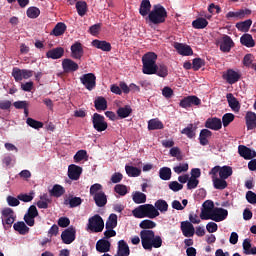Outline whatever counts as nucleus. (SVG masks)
I'll list each match as a JSON object with an SVG mask.
<instances>
[{"label": "nucleus", "instance_id": "20", "mask_svg": "<svg viewBox=\"0 0 256 256\" xmlns=\"http://www.w3.org/2000/svg\"><path fill=\"white\" fill-rule=\"evenodd\" d=\"M82 171L83 169L80 166L71 164L68 168V176L71 180L77 181L80 178Z\"/></svg>", "mask_w": 256, "mask_h": 256}, {"label": "nucleus", "instance_id": "58", "mask_svg": "<svg viewBox=\"0 0 256 256\" xmlns=\"http://www.w3.org/2000/svg\"><path fill=\"white\" fill-rule=\"evenodd\" d=\"M189 170V164L188 163H183L180 164L179 166L173 167V171L176 174H181L182 172H187Z\"/></svg>", "mask_w": 256, "mask_h": 256}, {"label": "nucleus", "instance_id": "39", "mask_svg": "<svg viewBox=\"0 0 256 256\" xmlns=\"http://www.w3.org/2000/svg\"><path fill=\"white\" fill-rule=\"evenodd\" d=\"M67 29V26L63 22H58L54 28L52 29L51 35L54 36H61L64 35L65 31Z\"/></svg>", "mask_w": 256, "mask_h": 256}, {"label": "nucleus", "instance_id": "8", "mask_svg": "<svg viewBox=\"0 0 256 256\" xmlns=\"http://www.w3.org/2000/svg\"><path fill=\"white\" fill-rule=\"evenodd\" d=\"M209 174L214 176H218L219 174L220 178L227 180L228 177L233 175V168H231V166H215L211 169Z\"/></svg>", "mask_w": 256, "mask_h": 256}, {"label": "nucleus", "instance_id": "27", "mask_svg": "<svg viewBox=\"0 0 256 256\" xmlns=\"http://www.w3.org/2000/svg\"><path fill=\"white\" fill-rule=\"evenodd\" d=\"M92 46L105 52H110L112 50L111 43L107 41H101V40L95 39L92 41Z\"/></svg>", "mask_w": 256, "mask_h": 256}, {"label": "nucleus", "instance_id": "49", "mask_svg": "<svg viewBox=\"0 0 256 256\" xmlns=\"http://www.w3.org/2000/svg\"><path fill=\"white\" fill-rule=\"evenodd\" d=\"M140 227L141 229H144L143 231H150V229H154L156 227V223L152 220L145 219L141 221Z\"/></svg>", "mask_w": 256, "mask_h": 256}, {"label": "nucleus", "instance_id": "51", "mask_svg": "<svg viewBox=\"0 0 256 256\" xmlns=\"http://www.w3.org/2000/svg\"><path fill=\"white\" fill-rule=\"evenodd\" d=\"M147 200V196L146 194H143V192H135V194H133V201L136 204H144L146 203Z\"/></svg>", "mask_w": 256, "mask_h": 256}, {"label": "nucleus", "instance_id": "14", "mask_svg": "<svg viewBox=\"0 0 256 256\" xmlns=\"http://www.w3.org/2000/svg\"><path fill=\"white\" fill-rule=\"evenodd\" d=\"M238 153L244 160H252L256 158V151L245 145L238 146Z\"/></svg>", "mask_w": 256, "mask_h": 256}, {"label": "nucleus", "instance_id": "15", "mask_svg": "<svg viewBox=\"0 0 256 256\" xmlns=\"http://www.w3.org/2000/svg\"><path fill=\"white\" fill-rule=\"evenodd\" d=\"M62 242L65 244H71L76 238V229L74 227H69L65 231H62Z\"/></svg>", "mask_w": 256, "mask_h": 256}, {"label": "nucleus", "instance_id": "21", "mask_svg": "<svg viewBox=\"0 0 256 256\" xmlns=\"http://www.w3.org/2000/svg\"><path fill=\"white\" fill-rule=\"evenodd\" d=\"M181 231L185 237H192L195 234V228L189 221L181 222Z\"/></svg>", "mask_w": 256, "mask_h": 256}, {"label": "nucleus", "instance_id": "60", "mask_svg": "<svg viewBox=\"0 0 256 256\" xmlns=\"http://www.w3.org/2000/svg\"><path fill=\"white\" fill-rule=\"evenodd\" d=\"M115 193L119 194L120 196H125L128 191L125 185L118 184L114 187Z\"/></svg>", "mask_w": 256, "mask_h": 256}, {"label": "nucleus", "instance_id": "63", "mask_svg": "<svg viewBox=\"0 0 256 256\" xmlns=\"http://www.w3.org/2000/svg\"><path fill=\"white\" fill-rule=\"evenodd\" d=\"M183 187L184 186L182 184H179L177 181H172L171 183H169V189L173 192H179L183 189Z\"/></svg>", "mask_w": 256, "mask_h": 256}, {"label": "nucleus", "instance_id": "7", "mask_svg": "<svg viewBox=\"0 0 256 256\" xmlns=\"http://www.w3.org/2000/svg\"><path fill=\"white\" fill-rule=\"evenodd\" d=\"M80 82L88 91H93L97 86V77L94 73H86L80 77Z\"/></svg>", "mask_w": 256, "mask_h": 256}, {"label": "nucleus", "instance_id": "59", "mask_svg": "<svg viewBox=\"0 0 256 256\" xmlns=\"http://www.w3.org/2000/svg\"><path fill=\"white\" fill-rule=\"evenodd\" d=\"M102 190H103V186L99 183H96L90 187V195L93 197L99 194V192H102Z\"/></svg>", "mask_w": 256, "mask_h": 256}, {"label": "nucleus", "instance_id": "4", "mask_svg": "<svg viewBox=\"0 0 256 256\" xmlns=\"http://www.w3.org/2000/svg\"><path fill=\"white\" fill-rule=\"evenodd\" d=\"M157 55L153 52H148L142 57L143 68L142 72L145 75H153L156 71Z\"/></svg>", "mask_w": 256, "mask_h": 256}, {"label": "nucleus", "instance_id": "1", "mask_svg": "<svg viewBox=\"0 0 256 256\" xmlns=\"http://www.w3.org/2000/svg\"><path fill=\"white\" fill-rule=\"evenodd\" d=\"M141 243L145 250L152 251L153 248H161L163 239L159 235H155L153 230H142L140 232Z\"/></svg>", "mask_w": 256, "mask_h": 256}, {"label": "nucleus", "instance_id": "13", "mask_svg": "<svg viewBox=\"0 0 256 256\" xmlns=\"http://www.w3.org/2000/svg\"><path fill=\"white\" fill-rule=\"evenodd\" d=\"M223 79L226 80V82L229 85H234L237 82L240 81L241 79V74L234 69H228L224 74H223Z\"/></svg>", "mask_w": 256, "mask_h": 256}, {"label": "nucleus", "instance_id": "33", "mask_svg": "<svg viewBox=\"0 0 256 256\" xmlns=\"http://www.w3.org/2000/svg\"><path fill=\"white\" fill-rule=\"evenodd\" d=\"M83 202V199L78 196H69V198L65 199L64 204L69 205L70 208H77Z\"/></svg>", "mask_w": 256, "mask_h": 256}, {"label": "nucleus", "instance_id": "23", "mask_svg": "<svg viewBox=\"0 0 256 256\" xmlns=\"http://www.w3.org/2000/svg\"><path fill=\"white\" fill-rule=\"evenodd\" d=\"M226 99L228 101L229 107L234 111V112H239L241 109L240 102L238 99L234 96L232 93H228L226 95Z\"/></svg>", "mask_w": 256, "mask_h": 256}, {"label": "nucleus", "instance_id": "45", "mask_svg": "<svg viewBox=\"0 0 256 256\" xmlns=\"http://www.w3.org/2000/svg\"><path fill=\"white\" fill-rule=\"evenodd\" d=\"M207 26L208 21L203 17L196 18V20L192 21V28L194 29H205Z\"/></svg>", "mask_w": 256, "mask_h": 256}, {"label": "nucleus", "instance_id": "25", "mask_svg": "<svg viewBox=\"0 0 256 256\" xmlns=\"http://www.w3.org/2000/svg\"><path fill=\"white\" fill-rule=\"evenodd\" d=\"M205 127L214 131H218L222 128V122L219 118H209L205 123Z\"/></svg>", "mask_w": 256, "mask_h": 256}, {"label": "nucleus", "instance_id": "53", "mask_svg": "<svg viewBox=\"0 0 256 256\" xmlns=\"http://www.w3.org/2000/svg\"><path fill=\"white\" fill-rule=\"evenodd\" d=\"M171 157L176 158L177 161H182L183 156L179 147H172L169 151Z\"/></svg>", "mask_w": 256, "mask_h": 256}, {"label": "nucleus", "instance_id": "47", "mask_svg": "<svg viewBox=\"0 0 256 256\" xmlns=\"http://www.w3.org/2000/svg\"><path fill=\"white\" fill-rule=\"evenodd\" d=\"M13 227L21 235H25L29 233V227L23 221H19L15 223Z\"/></svg>", "mask_w": 256, "mask_h": 256}, {"label": "nucleus", "instance_id": "28", "mask_svg": "<svg viewBox=\"0 0 256 256\" xmlns=\"http://www.w3.org/2000/svg\"><path fill=\"white\" fill-rule=\"evenodd\" d=\"M247 130H253L256 128V113L247 112L245 116Z\"/></svg>", "mask_w": 256, "mask_h": 256}, {"label": "nucleus", "instance_id": "37", "mask_svg": "<svg viewBox=\"0 0 256 256\" xmlns=\"http://www.w3.org/2000/svg\"><path fill=\"white\" fill-rule=\"evenodd\" d=\"M118 226V216L115 213H111L106 221L105 229H116Z\"/></svg>", "mask_w": 256, "mask_h": 256}, {"label": "nucleus", "instance_id": "34", "mask_svg": "<svg viewBox=\"0 0 256 256\" xmlns=\"http://www.w3.org/2000/svg\"><path fill=\"white\" fill-rule=\"evenodd\" d=\"M151 12V3L149 0H142L139 13L142 17H148Z\"/></svg>", "mask_w": 256, "mask_h": 256}, {"label": "nucleus", "instance_id": "30", "mask_svg": "<svg viewBox=\"0 0 256 256\" xmlns=\"http://www.w3.org/2000/svg\"><path fill=\"white\" fill-rule=\"evenodd\" d=\"M94 107L98 111H105L108 109V101L103 96H98L94 101Z\"/></svg>", "mask_w": 256, "mask_h": 256}, {"label": "nucleus", "instance_id": "55", "mask_svg": "<svg viewBox=\"0 0 256 256\" xmlns=\"http://www.w3.org/2000/svg\"><path fill=\"white\" fill-rule=\"evenodd\" d=\"M235 120V115L233 113H226L222 117V124L224 127L229 126Z\"/></svg>", "mask_w": 256, "mask_h": 256}, {"label": "nucleus", "instance_id": "40", "mask_svg": "<svg viewBox=\"0 0 256 256\" xmlns=\"http://www.w3.org/2000/svg\"><path fill=\"white\" fill-rule=\"evenodd\" d=\"M155 208L160 213H166L169 210V204L165 199H158L155 202Z\"/></svg>", "mask_w": 256, "mask_h": 256}, {"label": "nucleus", "instance_id": "3", "mask_svg": "<svg viewBox=\"0 0 256 256\" xmlns=\"http://www.w3.org/2000/svg\"><path fill=\"white\" fill-rule=\"evenodd\" d=\"M133 215L137 219H155L160 215V213L153 204H143L133 210Z\"/></svg>", "mask_w": 256, "mask_h": 256}, {"label": "nucleus", "instance_id": "64", "mask_svg": "<svg viewBox=\"0 0 256 256\" xmlns=\"http://www.w3.org/2000/svg\"><path fill=\"white\" fill-rule=\"evenodd\" d=\"M7 202L10 207H17L20 205L18 197L14 198V196H7Z\"/></svg>", "mask_w": 256, "mask_h": 256}, {"label": "nucleus", "instance_id": "18", "mask_svg": "<svg viewBox=\"0 0 256 256\" xmlns=\"http://www.w3.org/2000/svg\"><path fill=\"white\" fill-rule=\"evenodd\" d=\"M65 54V50L62 47H56L46 52V58L52 60L61 59Z\"/></svg>", "mask_w": 256, "mask_h": 256}, {"label": "nucleus", "instance_id": "26", "mask_svg": "<svg viewBox=\"0 0 256 256\" xmlns=\"http://www.w3.org/2000/svg\"><path fill=\"white\" fill-rule=\"evenodd\" d=\"M96 250L99 253H107L111 250V243L106 239L98 240L96 243Z\"/></svg>", "mask_w": 256, "mask_h": 256}, {"label": "nucleus", "instance_id": "48", "mask_svg": "<svg viewBox=\"0 0 256 256\" xmlns=\"http://www.w3.org/2000/svg\"><path fill=\"white\" fill-rule=\"evenodd\" d=\"M159 177L164 180V181H168L172 178V170L169 167H162L159 170Z\"/></svg>", "mask_w": 256, "mask_h": 256}, {"label": "nucleus", "instance_id": "11", "mask_svg": "<svg viewBox=\"0 0 256 256\" xmlns=\"http://www.w3.org/2000/svg\"><path fill=\"white\" fill-rule=\"evenodd\" d=\"M229 216V211L227 209L221 207H215L214 211L212 212V221L216 223L223 222L227 220Z\"/></svg>", "mask_w": 256, "mask_h": 256}, {"label": "nucleus", "instance_id": "32", "mask_svg": "<svg viewBox=\"0 0 256 256\" xmlns=\"http://www.w3.org/2000/svg\"><path fill=\"white\" fill-rule=\"evenodd\" d=\"M117 255L118 256H129L130 255V248L124 240L118 241Z\"/></svg>", "mask_w": 256, "mask_h": 256}, {"label": "nucleus", "instance_id": "10", "mask_svg": "<svg viewBox=\"0 0 256 256\" xmlns=\"http://www.w3.org/2000/svg\"><path fill=\"white\" fill-rule=\"evenodd\" d=\"M218 44L220 46V50L223 53L231 52V48L235 46L233 39L229 37V35H223L219 40Z\"/></svg>", "mask_w": 256, "mask_h": 256}, {"label": "nucleus", "instance_id": "5", "mask_svg": "<svg viewBox=\"0 0 256 256\" xmlns=\"http://www.w3.org/2000/svg\"><path fill=\"white\" fill-rule=\"evenodd\" d=\"M88 229L92 232L99 233L104 231L105 222L101 215L95 214L88 220Z\"/></svg>", "mask_w": 256, "mask_h": 256}, {"label": "nucleus", "instance_id": "44", "mask_svg": "<svg viewBox=\"0 0 256 256\" xmlns=\"http://www.w3.org/2000/svg\"><path fill=\"white\" fill-rule=\"evenodd\" d=\"M29 19H37L41 15V10L36 6H30L26 10Z\"/></svg>", "mask_w": 256, "mask_h": 256}, {"label": "nucleus", "instance_id": "12", "mask_svg": "<svg viewBox=\"0 0 256 256\" xmlns=\"http://www.w3.org/2000/svg\"><path fill=\"white\" fill-rule=\"evenodd\" d=\"M201 104V99L195 95L184 97L180 100L179 106L182 108H190L192 106H199Z\"/></svg>", "mask_w": 256, "mask_h": 256}, {"label": "nucleus", "instance_id": "36", "mask_svg": "<svg viewBox=\"0 0 256 256\" xmlns=\"http://www.w3.org/2000/svg\"><path fill=\"white\" fill-rule=\"evenodd\" d=\"M243 254L245 255H256V247L252 248L251 241L249 239H245L242 243Z\"/></svg>", "mask_w": 256, "mask_h": 256}, {"label": "nucleus", "instance_id": "46", "mask_svg": "<svg viewBox=\"0 0 256 256\" xmlns=\"http://www.w3.org/2000/svg\"><path fill=\"white\" fill-rule=\"evenodd\" d=\"M49 193L52 197L59 198L64 195L65 189L61 185L56 184L52 187Z\"/></svg>", "mask_w": 256, "mask_h": 256}, {"label": "nucleus", "instance_id": "52", "mask_svg": "<svg viewBox=\"0 0 256 256\" xmlns=\"http://www.w3.org/2000/svg\"><path fill=\"white\" fill-rule=\"evenodd\" d=\"M205 65H206L205 60L201 58H194V60H192V70L194 71H199Z\"/></svg>", "mask_w": 256, "mask_h": 256}, {"label": "nucleus", "instance_id": "2", "mask_svg": "<svg viewBox=\"0 0 256 256\" xmlns=\"http://www.w3.org/2000/svg\"><path fill=\"white\" fill-rule=\"evenodd\" d=\"M167 18L168 12L166 8L161 4H155L146 17V21H149L153 25H161L166 22Z\"/></svg>", "mask_w": 256, "mask_h": 256}, {"label": "nucleus", "instance_id": "35", "mask_svg": "<svg viewBox=\"0 0 256 256\" xmlns=\"http://www.w3.org/2000/svg\"><path fill=\"white\" fill-rule=\"evenodd\" d=\"M133 112V109L130 105H126L124 107H120L117 109L116 114L120 119H125L129 117Z\"/></svg>", "mask_w": 256, "mask_h": 256}, {"label": "nucleus", "instance_id": "9", "mask_svg": "<svg viewBox=\"0 0 256 256\" xmlns=\"http://www.w3.org/2000/svg\"><path fill=\"white\" fill-rule=\"evenodd\" d=\"M251 14H252V10L249 8L239 9L238 11H229L226 14V19L227 20H231V19L243 20L246 17L250 16Z\"/></svg>", "mask_w": 256, "mask_h": 256}, {"label": "nucleus", "instance_id": "54", "mask_svg": "<svg viewBox=\"0 0 256 256\" xmlns=\"http://www.w3.org/2000/svg\"><path fill=\"white\" fill-rule=\"evenodd\" d=\"M126 174L130 177H138L141 174V170L137 167L126 165Z\"/></svg>", "mask_w": 256, "mask_h": 256}, {"label": "nucleus", "instance_id": "62", "mask_svg": "<svg viewBox=\"0 0 256 256\" xmlns=\"http://www.w3.org/2000/svg\"><path fill=\"white\" fill-rule=\"evenodd\" d=\"M86 157H87V151L79 150L74 156V160L76 161V163H79V161H83Z\"/></svg>", "mask_w": 256, "mask_h": 256}, {"label": "nucleus", "instance_id": "31", "mask_svg": "<svg viewBox=\"0 0 256 256\" xmlns=\"http://www.w3.org/2000/svg\"><path fill=\"white\" fill-rule=\"evenodd\" d=\"M197 126L194 124H188L186 128L181 130V134L185 135L188 139H193L196 136Z\"/></svg>", "mask_w": 256, "mask_h": 256}, {"label": "nucleus", "instance_id": "6", "mask_svg": "<svg viewBox=\"0 0 256 256\" xmlns=\"http://www.w3.org/2000/svg\"><path fill=\"white\" fill-rule=\"evenodd\" d=\"M92 124L93 128L99 133L104 132L108 129V123L106 122V118L98 113L93 114Z\"/></svg>", "mask_w": 256, "mask_h": 256}, {"label": "nucleus", "instance_id": "61", "mask_svg": "<svg viewBox=\"0 0 256 256\" xmlns=\"http://www.w3.org/2000/svg\"><path fill=\"white\" fill-rule=\"evenodd\" d=\"M245 198L249 204H252V205L256 204V193L255 192H252V191L246 192Z\"/></svg>", "mask_w": 256, "mask_h": 256}, {"label": "nucleus", "instance_id": "42", "mask_svg": "<svg viewBox=\"0 0 256 256\" xmlns=\"http://www.w3.org/2000/svg\"><path fill=\"white\" fill-rule=\"evenodd\" d=\"M163 128H165V125L163 124V122H161L157 118L156 119H151L148 122V130L149 131L161 130Z\"/></svg>", "mask_w": 256, "mask_h": 256}, {"label": "nucleus", "instance_id": "57", "mask_svg": "<svg viewBox=\"0 0 256 256\" xmlns=\"http://www.w3.org/2000/svg\"><path fill=\"white\" fill-rule=\"evenodd\" d=\"M12 76L14 77L16 82H21L24 77H23V69H20L18 67H14L12 70Z\"/></svg>", "mask_w": 256, "mask_h": 256}, {"label": "nucleus", "instance_id": "22", "mask_svg": "<svg viewBox=\"0 0 256 256\" xmlns=\"http://www.w3.org/2000/svg\"><path fill=\"white\" fill-rule=\"evenodd\" d=\"M93 199H94L96 206L99 208L105 207L108 203L107 195L103 191H100V192H98V194H95L93 196Z\"/></svg>", "mask_w": 256, "mask_h": 256}, {"label": "nucleus", "instance_id": "24", "mask_svg": "<svg viewBox=\"0 0 256 256\" xmlns=\"http://www.w3.org/2000/svg\"><path fill=\"white\" fill-rule=\"evenodd\" d=\"M211 178H212L213 186L215 189L224 190L227 188L228 184L226 179L221 177L218 178L217 175H211Z\"/></svg>", "mask_w": 256, "mask_h": 256}, {"label": "nucleus", "instance_id": "50", "mask_svg": "<svg viewBox=\"0 0 256 256\" xmlns=\"http://www.w3.org/2000/svg\"><path fill=\"white\" fill-rule=\"evenodd\" d=\"M76 9L79 16L84 17L87 12V3L83 1L76 2Z\"/></svg>", "mask_w": 256, "mask_h": 256}, {"label": "nucleus", "instance_id": "41", "mask_svg": "<svg viewBox=\"0 0 256 256\" xmlns=\"http://www.w3.org/2000/svg\"><path fill=\"white\" fill-rule=\"evenodd\" d=\"M252 20L251 19H247L245 21L242 22H238L236 23V29H238V31H241L242 33H247V31H249V29L252 26Z\"/></svg>", "mask_w": 256, "mask_h": 256}, {"label": "nucleus", "instance_id": "56", "mask_svg": "<svg viewBox=\"0 0 256 256\" xmlns=\"http://www.w3.org/2000/svg\"><path fill=\"white\" fill-rule=\"evenodd\" d=\"M26 123L28 126H30L33 129H42L44 127V124L40 121H36L32 118H27Z\"/></svg>", "mask_w": 256, "mask_h": 256}, {"label": "nucleus", "instance_id": "43", "mask_svg": "<svg viewBox=\"0 0 256 256\" xmlns=\"http://www.w3.org/2000/svg\"><path fill=\"white\" fill-rule=\"evenodd\" d=\"M240 42L242 45H244L248 48H252L255 46V41H254L252 35H250V34L242 35L240 38Z\"/></svg>", "mask_w": 256, "mask_h": 256}, {"label": "nucleus", "instance_id": "17", "mask_svg": "<svg viewBox=\"0 0 256 256\" xmlns=\"http://www.w3.org/2000/svg\"><path fill=\"white\" fill-rule=\"evenodd\" d=\"M79 66L77 62H74V60L71 59H64L62 60V70H64V73H71L78 71Z\"/></svg>", "mask_w": 256, "mask_h": 256}, {"label": "nucleus", "instance_id": "29", "mask_svg": "<svg viewBox=\"0 0 256 256\" xmlns=\"http://www.w3.org/2000/svg\"><path fill=\"white\" fill-rule=\"evenodd\" d=\"M153 75H157L160 78H166L169 75V68L166 64H156L155 72Z\"/></svg>", "mask_w": 256, "mask_h": 256}, {"label": "nucleus", "instance_id": "16", "mask_svg": "<svg viewBox=\"0 0 256 256\" xmlns=\"http://www.w3.org/2000/svg\"><path fill=\"white\" fill-rule=\"evenodd\" d=\"M173 47L175 48L177 53L182 56H192L193 55V49L190 46H188L187 44L175 42Z\"/></svg>", "mask_w": 256, "mask_h": 256}, {"label": "nucleus", "instance_id": "38", "mask_svg": "<svg viewBox=\"0 0 256 256\" xmlns=\"http://www.w3.org/2000/svg\"><path fill=\"white\" fill-rule=\"evenodd\" d=\"M211 136H212V132L210 130H207V128H204L203 130H201L200 136H199L200 144L202 146H207L209 144L208 138H210Z\"/></svg>", "mask_w": 256, "mask_h": 256}, {"label": "nucleus", "instance_id": "19", "mask_svg": "<svg viewBox=\"0 0 256 256\" xmlns=\"http://www.w3.org/2000/svg\"><path fill=\"white\" fill-rule=\"evenodd\" d=\"M84 55L83 46L80 42H75L71 46V56L76 60H80Z\"/></svg>", "mask_w": 256, "mask_h": 256}]
</instances>
